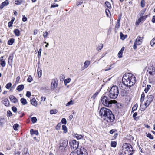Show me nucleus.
Instances as JSON below:
<instances>
[{
  "mask_svg": "<svg viewBox=\"0 0 155 155\" xmlns=\"http://www.w3.org/2000/svg\"><path fill=\"white\" fill-rule=\"evenodd\" d=\"M122 150L119 153L121 155H131L133 153V149L131 145L129 143L124 144L122 147Z\"/></svg>",
  "mask_w": 155,
  "mask_h": 155,
  "instance_id": "7ed1b4c3",
  "label": "nucleus"
},
{
  "mask_svg": "<svg viewBox=\"0 0 155 155\" xmlns=\"http://www.w3.org/2000/svg\"><path fill=\"white\" fill-rule=\"evenodd\" d=\"M48 33L47 32H45L43 33V35L44 38H47L48 36Z\"/></svg>",
  "mask_w": 155,
  "mask_h": 155,
  "instance_id": "774afa93",
  "label": "nucleus"
},
{
  "mask_svg": "<svg viewBox=\"0 0 155 155\" xmlns=\"http://www.w3.org/2000/svg\"><path fill=\"white\" fill-rule=\"evenodd\" d=\"M124 49V47H123L119 51V53H118V57L120 58H121L122 56V54L123 53V51Z\"/></svg>",
  "mask_w": 155,
  "mask_h": 155,
  "instance_id": "aec40b11",
  "label": "nucleus"
},
{
  "mask_svg": "<svg viewBox=\"0 0 155 155\" xmlns=\"http://www.w3.org/2000/svg\"><path fill=\"white\" fill-rule=\"evenodd\" d=\"M141 6L142 7H143L145 5V2L144 0H142L141 2Z\"/></svg>",
  "mask_w": 155,
  "mask_h": 155,
  "instance_id": "8fccbe9b",
  "label": "nucleus"
},
{
  "mask_svg": "<svg viewBox=\"0 0 155 155\" xmlns=\"http://www.w3.org/2000/svg\"><path fill=\"white\" fill-rule=\"evenodd\" d=\"M26 95L27 97H29L31 95V92L29 91H27Z\"/></svg>",
  "mask_w": 155,
  "mask_h": 155,
  "instance_id": "13d9d810",
  "label": "nucleus"
},
{
  "mask_svg": "<svg viewBox=\"0 0 155 155\" xmlns=\"http://www.w3.org/2000/svg\"><path fill=\"white\" fill-rule=\"evenodd\" d=\"M120 93L123 96H127L128 94V92L126 89L121 88H120Z\"/></svg>",
  "mask_w": 155,
  "mask_h": 155,
  "instance_id": "9b49d317",
  "label": "nucleus"
},
{
  "mask_svg": "<svg viewBox=\"0 0 155 155\" xmlns=\"http://www.w3.org/2000/svg\"><path fill=\"white\" fill-rule=\"evenodd\" d=\"M103 44H100L99 45V46L97 47V49L98 51L101 50L103 48Z\"/></svg>",
  "mask_w": 155,
  "mask_h": 155,
  "instance_id": "ea45409f",
  "label": "nucleus"
},
{
  "mask_svg": "<svg viewBox=\"0 0 155 155\" xmlns=\"http://www.w3.org/2000/svg\"><path fill=\"white\" fill-rule=\"evenodd\" d=\"M31 104L35 106H36L37 104L35 98H33L31 100Z\"/></svg>",
  "mask_w": 155,
  "mask_h": 155,
  "instance_id": "4be33fe9",
  "label": "nucleus"
},
{
  "mask_svg": "<svg viewBox=\"0 0 155 155\" xmlns=\"http://www.w3.org/2000/svg\"><path fill=\"white\" fill-rule=\"evenodd\" d=\"M71 81V79L70 78H68L67 79H65L64 80V83L65 85H67V84L69 83Z\"/></svg>",
  "mask_w": 155,
  "mask_h": 155,
  "instance_id": "e433bc0d",
  "label": "nucleus"
},
{
  "mask_svg": "<svg viewBox=\"0 0 155 155\" xmlns=\"http://www.w3.org/2000/svg\"><path fill=\"white\" fill-rule=\"evenodd\" d=\"M77 153L79 155H88V153L87 150L84 148L80 147L77 150Z\"/></svg>",
  "mask_w": 155,
  "mask_h": 155,
  "instance_id": "6e6552de",
  "label": "nucleus"
},
{
  "mask_svg": "<svg viewBox=\"0 0 155 155\" xmlns=\"http://www.w3.org/2000/svg\"><path fill=\"white\" fill-rule=\"evenodd\" d=\"M145 94L144 92H143L142 93L140 101L142 103L144 100Z\"/></svg>",
  "mask_w": 155,
  "mask_h": 155,
  "instance_id": "7c9ffc66",
  "label": "nucleus"
},
{
  "mask_svg": "<svg viewBox=\"0 0 155 155\" xmlns=\"http://www.w3.org/2000/svg\"><path fill=\"white\" fill-rule=\"evenodd\" d=\"M32 78L31 75H29L27 79V81L29 82H31L32 81Z\"/></svg>",
  "mask_w": 155,
  "mask_h": 155,
  "instance_id": "09e8293b",
  "label": "nucleus"
},
{
  "mask_svg": "<svg viewBox=\"0 0 155 155\" xmlns=\"http://www.w3.org/2000/svg\"><path fill=\"white\" fill-rule=\"evenodd\" d=\"M99 114L101 117L108 122H112L115 120V117L109 109L103 107L100 110Z\"/></svg>",
  "mask_w": 155,
  "mask_h": 155,
  "instance_id": "f257e3e1",
  "label": "nucleus"
},
{
  "mask_svg": "<svg viewBox=\"0 0 155 155\" xmlns=\"http://www.w3.org/2000/svg\"><path fill=\"white\" fill-rule=\"evenodd\" d=\"M3 101H4L3 103L5 106H8L9 105V101L7 99V98L5 99H4V100H3Z\"/></svg>",
  "mask_w": 155,
  "mask_h": 155,
  "instance_id": "a878e982",
  "label": "nucleus"
},
{
  "mask_svg": "<svg viewBox=\"0 0 155 155\" xmlns=\"http://www.w3.org/2000/svg\"><path fill=\"white\" fill-rule=\"evenodd\" d=\"M15 20V18L14 17H12V18L11 20L8 23V27H11L12 26V24H13V22Z\"/></svg>",
  "mask_w": 155,
  "mask_h": 155,
  "instance_id": "b1692460",
  "label": "nucleus"
},
{
  "mask_svg": "<svg viewBox=\"0 0 155 155\" xmlns=\"http://www.w3.org/2000/svg\"><path fill=\"white\" fill-rule=\"evenodd\" d=\"M67 147L65 146H61L59 144L58 150L60 151L64 152L65 151V149Z\"/></svg>",
  "mask_w": 155,
  "mask_h": 155,
  "instance_id": "a211bd4d",
  "label": "nucleus"
},
{
  "mask_svg": "<svg viewBox=\"0 0 155 155\" xmlns=\"http://www.w3.org/2000/svg\"><path fill=\"white\" fill-rule=\"evenodd\" d=\"M14 39L13 38L10 39L8 41V44L9 45H12L14 42Z\"/></svg>",
  "mask_w": 155,
  "mask_h": 155,
  "instance_id": "c85d7f7f",
  "label": "nucleus"
},
{
  "mask_svg": "<svg viewBox=\"0 0 155 155\" xmlns=\"http://www.w3.org/2000/svg\"><path fill=\"white\" fill-rule=\"evenodd\" d=\"M120 19H118L117 21V23L115 28V32H117V31L118 29L120 27Z\"/></svg>",
  "mask_w": 155,
  "mask_h": 155,
  "instance_id": "f3484780",
  "label": "nucleus"
},
{
  "mask_svg": "<svg viewBox=\"0 0 155 155\" xmlns=\"http://www.w3.org/2000/svg\"><path fill=\"white\" fill-rule=\"evenodd\" d=\"M75 136L76 138L78 139H80L83 138V136L81 135H78V134H75Z\"/></svg>",
  "mask_w": 155,
  "mask_h": 155,
  "instance_id": "4c0bfd02",
  "label": "nucleus"
},
{
  "mask_svg": "<svg viewBox=\"0 0 155 155\" xmlns=\"http://www.w3.org/2000/svg\"><path fill=\"white\" fill-rule=\"evenodd\" d=\"M102 103L105 106L110 107L113 104H114L116 101L115 100H110L105 96H103L101 98Z\"/></svg>",
  "mask_w": 155,
  "mask_h": 155,
  "instance_id": "39448f33",
  "label": "nucleus"
},
{
  "mask_svg": "<svg viewBox=\"0 0 155 155\" xmlns=\"http://www.w3.org/2000/svg\"><path fill=\"white\" fill-rule=\"evenodd\" d=\"M13 58V56H10L8 58V63L11 62L12 63V59Z\"/></svg>",
  "mask_w": 155,
  "mask_h": 155,
  "instance_id": "49530a36",
  "label": "nucleus"
},
{
  "mask_svg": "<svg viewBox=\"0 0 155 155\" xmlns=\"http://www.w3.org/2000/svg\"><path fill=\"white\" fill-rule=\"evenodd\" d=\"M24 86L23 85L21 84L17 86L16 89L19 91H21L24 88Z\"/></svg>",
  "mask_w": 155,
  "mask_h": 155,
  "instance_id": "412c9836",
  "label": "nucleus"
},
{
  "mask_svg": "<svg viewBox=\"0 0 155 155\" xmlns=\"http://www.w3.org/2000/svg\"><path fill=\"white\" fill-rule=\"evenodd\" d=\"M145 12V11L144 10L141 11V12L138 15H139V17H143V15Z\"/></svg>",
  "mask_w": 155,
  "mask_h": 155,
  "instance_id": "603ef678",
  "label": "nucleus"
},
{
  "mask_svg": "<svg viewBox=\"0 0 155 155\" xmlns=\"http://www.w3.org/2000/svg\"><path fill=\"white\" fill-rule=\"evenodd\" d=\"M12 84L11 83H8L6 85V88L7 89H9L11 86Z\"/></svg>",
  "mask_w": 155,
  "mask_h": 155,
  "instance_id": "de8ad7c7",
  "label": "nucleus"
},
{
  "mask_svg": "<svg viewBox=\"0 0 155 155\" xmlns=\"http://www.w3.org/2000/svg\"><path fill=\"white\" fill-rule=\"evenodd\" d=\"M19 125L18 124H16L13 126V128L15 130H18L17 128L18 127Z\"/></svg>",
  "mask_w": 155,
  "mask_h": 155,
  "instance_id": "37998d69",
  "label": "nucleus"
},
{
  "mask_svg": "<svg viewBox=\"0 0 155 155\" xmlns=\"http://www.w3.org/2000/svg\"><path fill=\"white\" fill-rule=\"evenodd\" d=\"M137 115V112H135L133 114V117L134 118L135 120H136L137 118L136 117Z\"/></svg>",
  "mask_w": 155,
  "mask_h": 155,
  "instance_id": "0e129e2a",
  "label": "nucleus"
},
{
  "mask_svg": "<svg viewBox=\"0 0 155 155\" xmlns=\"http://www.w3.org/2000/svg\"><path fill=\"white\" fill-rule=\"evenodd\" d=\"M22 1L21 0H16L15 3L16 5H20L22 3Z\"/></svg>",
  "mask_w": 155,
  "mask_h": 155,
  "instance_id": "5fc2aeb1",
  "label": "nucleus"
},
{
  "mask_svg": "<svg viewBox=\"0 0 155 155\" xmlns=\"http://www.w3.org/2000/svg\"><path fill=\"white\" fill-rule=\"evenodd\" d=\"M0 64L3 67L5 66L6 65V62L3 59V57L2 56L0 58Z\"/></svg>",
  "mask_w": 155,
  "mask_h": 155,
  "instance_id": "2eb2a0df",
  "label": "nucleus"
},
{
  "mask_svg": "<svg viewBox=\"0 0 155 155\" xmlns=\"http://www.w3.org/2000/svg\"><path fill=\"white\" fill-rule=\"evenodd\" d=\"M114 67V64H113L110 65L108 68L105 69L104 70L103 69V70L104 71H108L111 70V69H112Z\"/></svg>",
  "mask_w": 155,
  "mask_h": 155,
  "instance_id": "c756f323",
  "label": "nucleus"
},
{
  "mask_svg": "<svg viewBox=\"0 0 155 155\" xmlns=\"http://www.w3.org/2000/svg\"><path fill=\"white\" fill-rule=\"evenodd\" d=\"M4 119V118H0V125H2Z\"/></svg>",
  "mask_w": 155,
  "mask_h": 155,
  "instance_id": "e2e57ef3",
  "label": "nucleus"
},
{
  "mask_svg": "<svg viewBox=\"0 0 155 155\" xmlns=\"http://www.w3.org/2000/svg\"><path fill=\"white\" fill-rule=\"evenodd\" d=\"M9 99L10 101L14 103H16L17 101V99L13 95L10 96Z\"/></svg>",
  "mask_w": 155,
  "mask_h": 155,
  "instance_id": "dca6fc26",
  "label": "nucleus"
},
{
  "mask_svg": "<svg viewBox=\"0 0 155 155\" xmlns=\"http://www.w3.org/2000/svg\"><path fill=\"white\" fill-rule=\"evenodd\" d=\"M30 132L31 135L33 134H35L36 135H38V130H34L33 129H31L30 130Z\"/></svg>",
  "mask_w": 155,
  "mask_h": 155,
  "instance_id": "5701e85b",
  "label": "nucleus"
},
{
  "mask_svg": "<svg viewBox=\"0 0 155 155\" xmlns=\"http://www.w3.org/2000/svg\"><path fill=\"white\" fill-rule=\"evenodd\" d=\"M155 44V38L153 39L150 41V44L152 46H153V45Z\"/></svg>",
  "mask_w": 155,
  "mask_h": 155,
  "instance_id": "a19ab883",
  "label": "nucleus"
},
{
  "mask_svg": "<svg viewBox=\"0 0 155 155\" xmlns=\"http://www.w3.org/2000/svg\"><path fill=\"white\" fill-rule=\"evenodd\" d=\"M149 74L153 76L155 75V67L152 66L151 69H150V71L149 72Z\"/></svg>",
  "mask_w": 155,
  "mask_h": 155,
  "instance_id": "4468645a",
  "label": "nucleus"
},
{
  "mask_svg": "<svg viewBox=\"0 0 155 155\" xmlns=\"http://www.w3.org/2000/svg\"><path fill=\"white\" fill-rule=\"evenodd\" d=\"M69 144L71 149L74 150L78 149L79 147V142L74 140H71L69 142Z\"/></svg>",
  "mask_w": 155,
  "mask_h": 155,
  "instance_id": "423d86ee",
  "label": "nucleus"
},
{
  "mask_svg": "<svg viewBox=\"0 0 155 155\" xmlns=\"http://www.w3.org/2000/svg\"><path fill=\"white\" fill-rule=\"evenodd\" d=\"M57 113V110H52L50 111V113L51 114H55Z\"/></svg>",
  "mask_w": 155,
  "mask_h": 155,
  "instance_id": "864d4df0",
  "label": "nucleus"
},
{
  "mask_svg": "<svg viewBox=\"0 0 155 155\" xmlns=\"http://www.w3.org/2000/svg\"><path fill=\"white\" fill-rule=\"evenodd\" d=\"M9 4V2L8 0H6L1 3L0 5V9H2L3 7L8 5Z\"/></svg>",
  "mask_w": 155,
  "mask_h": 155,
  "instance_id": "ddd939ff",
  "label": "nucleus"
},
{
  "mask_svg": "<svg viewBox=\"0 0 155 155\" xmlns=\"http://www.w3.org/2000/svg\"><path fill=\"white\" fill-rule=\"evenodd\" d=\"M12 111L14 112H16L17 111V108L15 106L12 107Z\"/></svg>",
  "mask_w": 155,
  "mask_h": 155,
  "instance_id": "052dcab7",
  "label": "nucleus"
},
{
  "mask_svg": "<svg viewBox=\"0 0 155 155\" xmlns=\"http://www.w3.org/2000/svg\"><path fill=\"white\" fill-rule=\"evenodd\" d=\"M90 61H86L84 64V68H85L87 67L90 64Z\"/></svg>",
  "mask_w": 155,
  "mask_h": 155,
  "instance_id": "cd10ccee",
  "label": "nucleus"
},
{
  "mask_svg": "<svg viewBox=\"0 0 155 155\" xmlns=\"http://www.w3.org/2000/svg\"><path fill=\"white\" fill-rule=\"evenodd\" d=\"M31 120L32 122L33 123H35L37 121V119L35 117H34L31 118Z\"/></svg>",
  "mask_w": 155,
  "mask_h": 155,
  "instance_id": "c03bdc74",
  "label": "nucleus"
},
{
  "mask_svg": "<svg viewBox=\"0 0 155 155\" xmlns=\"http://www.w3.org/2000/svg\"><path fill=\"white\" fill-rule=\"evenodd\" d=\"M105 4L106 6L109 9H110L111 8V6L110 3L106 1L105 2Z\"/></svg>",
  "mask_w": 155,
  "mask_h": 155,
  "instance_id": "f704fd0d",
  "label": "nucleus"
},
{
  "mask_svg": "<svg viewBox=\"0 0 155 155\" xmlns=\"http://www.w3.org/2000/svg\"><path fill=\"white\" fill-rule=\"evenodd\" d=\"M13 32L15 35V36L18 37L20 36V31L17 29H15L13 31Z\"/></svg>",
  "mask_w": 155,
  "mask_h": 155,
  "instance_id": "6ab92c4d",
  "label": "nucleus"
},
{
  "mask_svg": "<svg viewBox=\"0 0 155 155\" xmlns=\"http://www.w3.org/2000/svg\"><path fill=\"white\" fill-rule=\"evenodd\" d=\"M119 93V88L117 86H113L109 92L108 96L111 99H114L118 96Z\"/></svg>",
  "mask_w": 155,
  "mask_h": 155,
  "instance_id": "20e7f679",
  "label": "nucleus"
},
{
  "mask_svg": "<svg viewBox=\"0 0 155 155\" xmlns=\"http://www.w3.org/2000/svg\"><path fill=\"white\" fill-rule=\"evenodd\" d=\"M143 38V37L140 36H138L135 42L137 44V45H139L142 44Z\"/></svg>",
  "mask_w": 155,
  "mask_h": 155,
  "instance_id": "9d476101",
  "label": "nucleus"
},
{
  "mask_svg": "<svg viewBox=\"0 0 155 155\" xmlns=\"http://www.w3.org/2000/svg\"><path fill=\"white\" fill-rule=\"evenodd\" d=\"M58 6V5L57 4L54 3L53 5H52L51 6V8H54L55 7H57Z\"/></svg>",
  "mask_w": 155,
  "mask_h": 155,
  "instance_id": "338daca9",
  "label": "nucleus"
},
{
  "mask_svg": "<svg viewBox=\"0 0 155 155\" xmlns=\"http://www.w3.org/2000/svg\"><path fill=\"white\" fill-rule=\"evenodd\" d=\"M62 129L63 130V132L66 133L67 132V129L65 125H63L62 126Z\"/></svg>",
  "mask_w": 155,
  "mask_h": 155,
  "instance_id": "72a5a7b5",
  "label": "nucleus"
},
{
  "mask_svg": "<svg viewBox=\"0 0 155 155\" xmlns=\"http://www.w3.org/2000/svg\"><path fill=\"white\" fill-rule=\"evenodd\" d=\"M117 145L116 142L115 141H111V147H116Z\"/></svg>",
  "mask_w": 155,
  "mask_h": 155,
  "instance_id": "79ce46f5",
  "label": "nucleus"
},
{
  "mask_svg": "<svg viewBox=\"0 0 155 155\" xmlns=\"http://www.w3.org/2000/svg\"><path fill=\"white\" fill-rule=\"evenodd\" d=\"M41 51H42V50H41V48L39 50L38 53V56L39 58H40V57H41Z\"/></svg>",
  "mask_w": 155,
  "mask_h": 155,
  "instance_id": "bf43d9fd",
  "label": "nucleus"
},
{
  "mask_svg": "<svg viewBox=\"0 0 155 155\" xmlns=\"http://www.w3.org/2000/svg\"><path fill=\"white\" fill-rule=\"evenodd\" d=\"M105 12L107 16L108 17L109 16V13H110V11L108 9H106L105 10Z\"/></svg>",
  "mask_w": 155,
  "mask_h": 155,
  "instance_id": "69168bd1",
  "label": "nucleus"
},
{
  "mask_svg": "<svg viewBox=\"0 0 155 155\" xmlns=\"http://www.w3.org/2000/svg\"><path fill=\"white\" fill-rule=\"evenodd\" d=\"M61 123L62 124H66V120L65 118H63L61 120Z\"/></svg>",
  "mask_w": 155,
  "mask_h": 155,
  "instance_id": "6e6d98bb",
  "label": "nucleus"
},
{
  "mask_svg": "<svg viewBox=\"0 0 155 155\" xmlns=\"http://www.w3.org/2000/svg\"><path fill=\"white\" fill-rule=\"evenodd\" d=\"M38 73L39 77H40L41 76L42 71L41 69L38 68Z\"/></svg>",
  "mask_w": 155,
  "mask_h": 155,
  "instance_id": "c9c22d12",
  "label": "nucleus"
},
{
  "mask_svg": "<svg viewBox=\"0 0 155 155\" xmlns=\"http://www.w3.org/2000/svg\"><path fill=\"white\" fill-rule=\"evenodd\" d=\"M98 92H96L91 97V98L93 99V100H94L96 96L98 95Z\"/></svg>",
  "mask_w": 155,
  "mask_h": 155,
  "instance_id": "a18cd8bd",
  "label": "nucleus"
},
{
  "mask_svg": "<svg viewBox=\"0 0 155 155\" xmlns=\"http://www.w3.org/2000/svg\"><path fill=\"white\" fill-rule=\"evenodd\" d=\"M140 17V18H139L138 20L140 21V22H141L142 21H144L145 20L147 17V15L144 16L143 17Z\"/></svg>",
  "mask_w": 155,
  "mask_h": 155,
  "instance_id": "473e14b6",
  "label": "nucleus"
},
{
  "mask_svg": "<svg viewBox=\"0 0 155 155\" xmlns=\"http://www.w3.org/2000/svg\"><path fill=\"white\" fill-rule=\"evenodd\" d=\"M68 143V140L67 139H61L60 141L59 145L61 146H64L67 147Z\"/></svg>",
  "mask_w": 155,
  "mask_h": 155,
  "instance_id": "1a4fd4ad",
  "label": "nucleus"
},
{
  "mask_svg": "<svg viewBox=\"0 0 155 155\" xmlns=\"http://www.w3.org/2000/svg\"><path fill=\"white\" fill-rule=\"evenodd\" d=\"M120 39L122 40H124L127 38V35H124L122 33L120 32Z\"/></svg>",
  "mask_w": 155,
  "mask_h": 155,
  "instance_id": "bb28decb",
  "label": "nucleus"
},
{
  "mask_svg": "<svg viewBox=\"0 0 155 155\" xmlns=\"http://www.w3.org/2000/svg\"><path fill=\"white\" fill-rule=\"evenodd\" d=\"M122 81L124 85L128 87H131L135 84L136 80L134 76L129 74L124 76Z\"/></svg>",
  "mask_w": 155,
  "mask_h": 155,
  "instance_id": "f03ea898",
  "label": "nucleus"
},
{
  "mask_svg": "<svg viewBox=\"0 0 155 155\" xmlns=\"http://www.w3.org/2000/svg\"><path fill=\"white\" fill-rule=\"evenodd\" d=\"M20 101L23 105H25L27 104V102L26 100L24 98H21L20 100Z\"/></svg>",
  "mask_w": 155,
  "mask_h": 155,
  "instance_id": "393cba45",
  "label": "nucleus"
},
{
  "mask_svg": "<svg viewBox=\"0 0 155 155\" xmlns=\"http://www.w3.org/2000/svg\"><path fill=\"white\" fill-rule=\"evenodd\" d=\"M12 115V113L10 111L7 112V116L8 117L11 116Z\"/></svg>",
  "mask_w": 155,
  "mask_h": 155,
  "instance_id": "4d7b16f0",
  "label": "nucleus"
},
{
  "mask_svg": "<svg viewBox=\"0 0 155 155\" xmlns=\"http://www.w3.org/2000/svg\"><path fill=\"white\" fill-rule=\"evenodd\" d=\"M154 98L153 96L152 95H148L147 97V100L146 101V102L144 104L145 107L143 108H142L143 110H144L145 108L147 107L150 105V103L152 101Z\"/></svg>",
  "mask_w": 155,
  "mask_h": 155,
  "instance_id": "0eeeda50",
  "label": "nucleus"
},
{
  "mask_svg": "<svg viewBox=\"0 0 155 155\" xmlns=\"http://www.w3.org/2000/svg\"><path fill=\"white\" fill-rule=\"evenodd\" d=\"M138 107V104L137 103L136 104L133 106L132 110V112H134V111L137 110Z\"/></svg>",
  "mask_w": 155,
  "mask_h": 155,
  "instance_id": "2f4dec72",
  "label": "nucleus"
},
{
  "mask_svg": "<svg viewBox=\"0 0 155 155\" xmlns=\"http://www.w3.org/2000/svg\"><path fill=\"white\" fill-rule=\"evenodd\" d=\"M147 137L151 139H153V136L151 135L149 133L147 134Z\"/></svg>",
  "mask_w": 155,
  "mask_h": 155,
  "instance_id": "3c124183",
  "label": "nucleus"
},
{
  "mask_svg": "<svg viewBox=\"0 0 155 155\" xmlns=\"http://www.w3.org/2000/svg\"><path fill=\"white\" fill-rule=\"evenodd\" d=\"M73 104V103L72 100H71L70 101L68 102L66 104L67 106H69L71 105H72Z\"/></svg>",
  "mask_w": 155,
  "mask_h": 155,
  "instance_id": "680f3d73",
  "label": "nucleus"
},
{
  "mask_svg": "<svg viewBox=\"0 0 155 155\" xmlns=\"http://www.w3.org/2000/svg\"><path fill=\"white\" fill-rule=\"evenodd\" d=\"M151 87V85H147V87L145 88L144 89V91L145 93H147L150 88Z\"/></svg>",
  "mask_w": 155,
  "mask_h": 155,
  "instance_id": "58836bf2",
  "label": "nucleus"
},
{
  "mask_svg": "<svg viewBox=\"0 0 155 155\" xmlns=\"http://www.w3.org/2000/svg\"><path fill=\"white\" fill-rule=\"evenodd\" d=\"M58 83L54 79L52 81L51 88L52 89L54 90L56 87H57Z\"/></svg>",
  "mask_w": 155,
  "mask_h": 155,
  "instance_id": "f8f14e48",
  "label": "nucleus"
}]
</instances>
